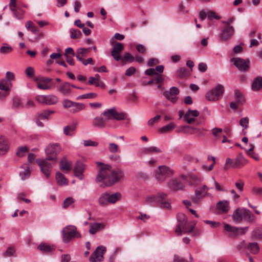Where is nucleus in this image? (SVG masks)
<instances>
[{"label":"nucleus","mask_w":262,"mask_h":262,"mask_svg":"<svg viewBox=\"0 0 262 262\" xmlns=\"http://www.w3.org/2000/svg\"><path fill=\"white\" fill-rule=\"evenodd\" d=\"M85 107V105L84 104L74 102L70 110V112L71 113L75 114L84 110Z\"/></svg>","instance_id":"nucleus-28"},{"label":"nucleus","mask_w":262,"mask_h":262,"mask_svg":"<svg viewBox=\"0 0 262 262\" xmlns=\"http://www.w3.org/2000/svg\"><path fill=\"white\" fill-rule=\"evenodd\" d=\"M82 35L81 32L77 29H70V37L71 38H78Z\"/></svg>","instance_id":"nucleus-49"},{"label":"nucleus","mask_w":262,"mask_h":262,"mask_svg":"<svg viewBox=\"0 0 262 262\" xmlns=\"http://www.w3.org/2000/svg\"><path fill=\"white\" fill-rule=\"evenodd\" d=\"M245 208H237L232 215L233 220L236 223H241L243 220Z\"/></svg>","instance_id":"nucleus-22"},{"label":"nucleus","mask_w":262,"mask_h":262,"mask_svg":"<svg viewBox=\"0 0 262 262\" xmlns=\"http://www.w3.org/2000/svg\"><path fill=\"white\" fill-rule=\"evenodd\" d=\"M37 86L38 89L43 90L51 89V87L45 83H42L40 81H37Z\"/></svg>","instance_id":"nucleus-63"},{"label":"nucleus","mask_w":262,"mask_h":262,"mask_svg":"<svg viewBox=\"0 0 262 262\" xmlns=\"http://www.w3.org/2000/svg\"><path fill=\"white\" fill-rule=\"evenodd\" d=\"M55 113V111H48V110H45L42 111L41 113L39 114L38 115V116L39 117V119H48L49 116L52 114Z\"/></svg>","instance_id":"nucleus-47"},{"label":"nucleus","mask_w":262,"mask_h":262,"mask_svg":"<svg viewBox=\"0 0 262 262\" xmlns=\"http://www.w3.org/2000/svg\"><path fill=\"white\" fill-rule=\"evenodd\" d=\"M143 152L145 154H148L150 153H160L162 152V150L158 147L150 146L144 148Z\"/></svg>","instance_id":"nucleus-44"},{"label":"nucleus","mask_w":262,"mask_h":262,"mask_svg":"<svg viewBox=\"0 0 262 262\" xmlns=\"http://www.w3.org/2000/svg\"><path fill=\"white\" fill-rule=\"evenodd\" d=\"M28 151V149L26 146L20 147L18 148L17 155L19 157H23Z\"/></svg>","instance_id":"nucleus-61"},{"label":"nucleus","mask_w":262,"mask_h":262,"mask_svg":"<svg viewBox=\"0 0 262 262\" xmlns=\"http://www.w3.org/2000/svg\"><path fill=\"white\" fill-rule=\"evenodd\" d=\"M109 151L112 153H116L118 152L119 147L117 144L114 143H110L108 144V147Z\"/></svg>","instance_id":"nucleus-60"},{"label":"nucleus","mask_w":262,"mask_h":262,"mask_svg":"<svg viewBox=\"0 0 262 262\" xmlns=\"http://www.w3.org/2000/svg\"><path fill=\"white\" fill-rule=\"evenodd\" d=\"M9 149V142L7 138L0 136V155H5Z\"/></svg>","instance_id":"nucleus-21"},{"label":"nucleus","mask_w":262,"mask_h":262,"mask_svg":"<svg viewBox=\"0 0 262 262\" xmlns=\"http://www.w3.org/2000/svg\"><path fill=\"white\" fill-rule=\"evenodd\" d=\"M208 191V188L207 186L204 185L200 190H196L195 191V195L198 198H200L201 195L204 196Z\"/></svg>","instance_id":"nucleus-48"},{"label":"nucleus","mask_w":262,"mask_h":262,"mask_svg":"<svg viewBox=\"0 0 262 262\" xmlns=\"http://www.w3.org/2000/svg\"><path fill=\"white\" fill-rule=\"evenodd\" d=\"M60 151L61 147L59 144L55 143L49 145L45 149L47 159L54 161L55 163L57 160V155Z\"/></svg>","instance_id":"nucleus-4"},{"label":"nucleus","mask_w":262,"mask_h":262,"mask_svg":"<svg viewBox=\"0 0 262 262\" xmlns=\"http://www.w3.org/2000/svg\"><path fill=\"white\" fill-rule=\"evenodd\" d=\"M135 60V57L129 53H125L122 58V61H125L128 62H133Z\"/></svg>","instance_id":"nucleus-57"},{"label":"nucleus","mask_w":262,"mask_h":262,"mask_svg":"<svg viewBox=\"0 0 262 262\" xmlns=\"http://www.w3.org/2000/svg\"><path fill=\"white\" fill-rule=\"evenodd\" d=\"M114 119H116L117 120H124L126 118V115L125 113H118L117 112L115 107H114Z\"/></svg>","instance_id":"nucleus-50"},{"label":"nucleus","mask_w":262,"mask_h":262,"mask_svg":"<svg viewBox=\"0 0 262 262\" xmlns=\"http://www.w3.org/2000/svg\"><path fill=\"white\" fill-rule=\"evenodd\" d=\"M247 249L253 254H256L259 251V247L257 243H250L247 245Z\"/></svg>","instance_id":"nucleus-35"},{"label":"nucleus","mask_w":262,"mask_h":262,"mask_svg":"<svg viewBox=\"0 0 262 262\" xmlns=\"http://www.w3.org/2000/svg\"><path fill=\"white\" fill-rule=\"evenodd\" d=\"M187 178L189 180V184L190 185H196L199 182V178L195 174L190 173L188 174Z\"/></svg>","instance_id":"nucleus-45"},{"label":"nucleus","mask_w":262,"mask_h":262,"mask_svg":"<svg viewBox=\"0 0 262 262\" xmlns=\"http://www.w3.org/2000/svg\"><path fill=\"white\" fill-rule=\"evenodd\" d=\"M11 11L17 19H20L24 17L25 11L19 7L14 8V9L11 10Z\"/></svg>","instance_id":"nucleus-39"},{"label":"nucleus","mask_w":262,"mask_h":262,"mask_svg":"<svg viewBox=\"0 0 262 262\" xmlns=\"http://www.w3.org/2000/svg\"><path fill=\"white\" fill-rule=\"evenodd\" d=\"M123 44L120 42H117L114 46L111 55L116 61H119L120 59V53L123 50Z\"/></svg>","instance_id":"nucleus-18"},{"label":"nucleus","mask_w":262,"mask_h":262,"mask_svg":"<svg viewBox=\"0 0 262 262\" xmlns=\"http://www.w3.org/2000/svg\"><path fill=\"white\" fill-rule=\"evenodd\" d=\"M98 202L99 205L101 206H106V196L105 192L103 193L99 196L98 200Z\"/></svg>","instance_id":"nucleus-62"},{"label":"nucleus","mask_w":262,"mask_h":262,"mask_svg":"<svg viewBox=\"0 0 262 262\" xmlns=\"http://www.w3.org/2000/svg\"><path fill=\"white\" fill-rule=\"evenodd\" d=\"M109 196L110 204H114L121 199L122 195L119 192H116L114 193H111L109 192Z\"/></svg>","instance_id":"nucleus-43"},{"label":"nucleus","mask_w":262,"mask_h":262,"mask_svg":"<svg viewBox=\"0 0 262 262\" xmlns=\"http://www.w3.org/2000/svg\"><path fill=\"white\" fill-rule=\"evenodd\" d=\"M204 222L210 225V227L212 228H224V229H247V227L241 228L239 229L236 227H232L229 224L224 222H214L212 221L206 220Z\"/></svg>","instance_id":"nucleus-10"},{"label":"nucleus","mask_w":262,"mask_h":262,"mask_svg":"<svg viewBox=\"0 0 262 262\" xmlns=\"http://www.w3.org/2000/svg\"><path fill=\"white\" fill-rule=\"evenodd\" d=\"M5 46H3L0 48V52L3 54H7L11 52L13 50V48L8 46L7 44L5 43Z\"/></svg>","instance_id":"nucleus-51"},{"label":"nucleus","mask_w":262,"mask_h":262,"mask_svg":"<svg viewBox=\"0 0 262 262\" xmlns=\"http://www.w3.org/2000/svg\"><path fill=\"white\" fill-rule=\"evenodd\" d=\"M74 202V200L72 198H68L66 199L62 203V206L63 208H66Z\"/></svg>","instance_id":"nucleus-64"},{"label":"nucleus","mask_w":262,"mask_h":262,"mask_svg":"<svg viewBox=\"0 0 262 262\" xmlns=\"http://www.w3.org/2000/svg\"><path fill=\"white\" fill-rule=\"evenodd\" d=\"M180 91L177 87L172 86L168 91H166L163 93V95L166 98L173 103H175L178 100V95Z\"/></svg>","instance_id":"nucleus-11"},{"label":"nucleus","mask_w":262,"mask_h":262,"mask_svg":"<svg viewBox=\"0 0 262 262\" xmlns=\"http://www.w3.org/2000/svg\"><path fill=\"white\" fill-rule=\"evenodd\" d=\"M234 98L235 101L237 102L238 104H243L245 102V99L243 95L238 90H235L234 91Z\"/></svg>","instance_id":"nucleus-41"},{"label":"nucleus","mask_w":262,"mask_h":262,"mask_svg":"<svg viewBox=\"0 0 262 262\" xmlns=\"http://www.w3.org/2000/svg\"><path fill=\"white\" fill-rule=\"evenodd\" d=\"M30 175V170L29 167H27L26 169H24V170L21 171L19 172V176L21 177V180H23L29 178Z\"/></svg>","instance_id":"nucleus-54"},{"label":"nucleus","mask_w":262,"mask_h":262,"mask_svg":"<svg viewBox=\"0 0 262 262\" xmlns=\"http://www.w3.org/2000/svg\"><path fill=\"white\" fill-rule=\"evenodd\" d=\"M58 102V98L54 95H46V105H54Z\"/></svg>","instance_id":"nucleus-34"},{"label":"nucleus","mask_w":262,"mask_h":262,"mask_svg":"<svg viewBox=\"0 0 262 262\" xmlns=\"http://www.w3.org/2000/svg\"><path fill=\"white\" fill-rule=\"evenodd\" d=\"M178 224L176 229H193L195 224H189L187 223V218L183 213H178L177 214Z\"/></svg>","instance_id":"nucleus-5"},{"label":"nucleus","mask_w":262,"mask_h":262,"mask_svg":"<svg viewBox=\"0 0 262 262\" xmlns=\"http://www.w3.org/2000/svg\"><path fill=\"white\" fill-rule=\"evenodd\" d=\"M201 130H204V129L190 126H181L178 130V132L183 133L186 135H193L195 134H201Z\"/></svg>","instance_id":"nucleus-15"},{"label":"nucleus","mask_w":262,"mask_h":262,"mask_svg":"<svg viewBox=\"0 0 262 262\" xmlns=\"http://www.w3.org/2000/svg\"><path fill=\"white\" fill-rule=\"evenodd\" d=\"M173 173L174 170L170 167L165 165L159 166L155 171V177L158 182L162 183L167 178L171 177Z\"/></svg>","instance_id":"nucleus-2"},{"label":"nucleus","mask_w":262,"mask_h":262,"mask_svg":"<svg viewBox=\"0 0 262 262\" xmlns=\"http://www.w3.org/2000/svg\"><path fill=\"white\" fill-rule=\"evenodd\" d=\"M72 87H75V85L69 82H64L57 86V91L62 96L68 97L72 94Z\"/></svg>","instance_id":"nucleus-8"},{"label":"nucleus","mask_w":262,"mask_h":262,"mask_svg":"<svg viewBox=\"0 0 262 262\" xmlns=\"http://www.w3.org/2000/svg\"><path fill=\"white\" fill-rule=\"evenodd\" d=\"M168 186L175 190H182L184 187L183 184L176 179L170 180L168 182Z\"/></svg>","instance_id":"nucleus-25"},{"label":"nucleus","mask_w":262,"mask_h":262,"mask_svg":"<svg viewBox=\"0 0 262 262\" xmlns=\"http://www.w3.org/2000/svg\"><path fill=\"white\" fill-rule=\"evenodd\" d=\"M90 229H101L105 228V225L104 223H92L90 224Z\"/></svg>","instance_id":"nucleus-53"},{"label":"nucleus","mask_w":262,"mask_h":262,"mask_svg":"<svg viewBox=\"0 0 262 262\" xmlns=\"http://www.w3.org/2000/svg\"><path fill=\"white\" fill-rule=\"evenodd\" d=\"M247 163L248 161L245 159L242 155H239L234 159V163L232 164V168H240Z\"/></svg>","instance_id":"nucleus-23"},{"label":"nucleus","mask_w":262,"mask_h":262,"mask_svg":"<svg viewBox=\"0 0 262 262\" xmlns=\"http://www.w3.org/2000/svg\"><path fill=\"white\" fill-rule=\"evenodd\" d=\"M244 211L243 220L248 222H252L254 221L255 216L249 210L245 208Z\"/></svg>","instance_id":"nucleus-37"},{"label":"nucleus","mask_w":262,"mask_h":262,"mask_svg":"<svg viewBox=\"0 0 262 262\" xmlns=\"http://www.w3.org/2000/svg\"><path fill=\"white\" fill-rule=\"evenodd\" d=\"M106 251V248L103 246H98L94 252L91 255L89 260L91 262L101 261L103 259V254Z\"/></svg>","instance_id":"nucleus-7"},{"label":"nucleus","mask_w":262,"mask_h":262,"mask_svg":"<svg viewBox=\"0 0 262 262\" xmlns=\"http://www.w3.org/2000/svg\"><path fill=\"white\" fill-rule=\"evenodd\" d=\"M56 179L57 183L58 185L62 186L68 185V181L63 176L62 173L60 172H57L56 174Z\"/></svg>","instance_id":"nucleus-30"},{"label":"nucleus","mask_w":262,"mask_h":262,"mask_svg":"<svg viewBox=\"0 0 262 262\" xmlns=\"http://www.w3.org/2000/svg\"><path fill=\"white\" fill-rule=\"evenodd\" d=\"M174 127L175 124L171 122L161 127L160 130L162 133H167L172 130Z\"/></svg>","instance_id":"nucleus-52"},{"label":"nucleus","mask_w":262,"mask_h":262,"mask_svg":"<svg viewBox=\"0 0 262 262\" xmlns=\"http://www.w3.org/2000/svg\"><path fill=\"white\" fill-rule=\"evenodd\" d=\"M26 28L27 30H30L33 33L37 34L39 32L38 28L30 20L26 23Z\"/></svg>","instance_id":"nucleus-42"},{"label":"nucleus","mask_w":262,"mask_h":262,"mask_svg":"<svg viewBox=\"0 0 262 262\" xmlns=\"http://www.w3.org/2000/svg\"><path fill=\"white\" fill-rule=\"evenodd\" d=\"M249 124V118L246 117L242 118L239 120V125L244 128V129H247L248 127Z\"/></svg>","instance_id":"nucleus-59"},{"label":"nucleus","mask_w":262,"mask_h":262,"mask_svg":"<svg viewBox=\"0 0 262 262\" xmlns=\"http://www.w3.org/2000/svg\"><path fill=\"white\" fill-rule=\"evenodd\" d=\"M216 207L222 212L227 213L229 209V203L227 201H220L217 203Z\"/></svg>","instance_id":"nucleus-27"},{"label":"nucleus","mask_w":262,"mask_h":262,"mask_svg":"<svg viewBox=\"0 0 262 262\" xmlns=\"http://www.w3.org/2000/svg\"><path fill=\"white\" fill-rule=\"evenodd\" d=\"M224 93V86L221 84H218L212 90L206 93L205 97L208 101H216L221 99Z\"/></svg>","instance_id":"nucleus-3"},{"label":"nucleus","mask_w":262,"mask_h":262,"mask_svg":"<svg viewBox=\"0 0 262 262\" xmlns=\"http://www.w3.org/2000/svg\"><path fill=\"white\" fill-rule=\"evenodd\" d=\"M62 234L63 241L65 243L69 242L75 238H78L80 237V234L77 230H70L67 232H66V230H62Z\"/></svg>","instance_id":"nucleus-16"},{"label":"nucleus","mask_w":262,"mask_h":262,"mask_svg":"<svg viewBox=\"0 0 262 262\" xmlns=\"http://www.w3.org/2000/svg\"><path fill=\"white\" fill-rule=\"evenodd\" d=\"M85 168V165L82 162H77L74 169V175L79 180H83L84 178V176L83 173L84 171Z\"/></svg>","instance_id":"nucleus-14"},{"label":"nucleus","mask_w":262,"mask_h":262,"mask_svg":"<svg viewBox=\"0 0 262 262\" xmlns=\"http://www.w3.org/2000/svg\"><path fill=\"white\" fill-rule=\"evenodd\" d=\"M243 235L245 233L244 230H226V235L231 237V238H235L237 237L239 234Z\"/></svg>","instance_id":"nucleus-40"},{"label":"nucleus","mask_w":262,"mask_h":262,"mask_svg":"<svg viewBox=\"0 0 262 262\" xmlns=\"http://www.w3.org/2000/svg\"><path fill=\"white\" fill-rule=\"evenodd\" d=\"M199 115V112L197 110H191L189 109L184 115V120L188 124H191L195 121V117Z\"/></svg>","instance_id":"nucleus-17"},{"label":"nucleus","mask_w":262,"mask_h":262,"mask_svg":"<svg viewBox=\"0 0 262 262\" xmlns=\"http://www.w3.org/2000/svg\"><path fill=\"white\" fill-rule=\"evenodd\" d=\"M167 196L166 193L158 192V205L161 208L167 209L171 208V201Z\"/></svg>","instance_id":"nucleus-9"},{"label":"nucleus","mask_w":262,"mask_h":262,"mask_svg":"<svg viewBox=\"0 0 262 262\" xmlns=\"http://www.w3.org/2000/svg\"><path fill=\"white\" fill-rule=\"evenodd\" d=\"M177 235H186L190 236H196L200 234V230H176Z\"/></svg>","instance_id":"nucleus-24"},{"label":"nucleus","mask_w":262,"mask_h":262,"mask_svg":"<svg viewBox=\"0 0 262 262\" xmlns=\"http://www.w3.org/2000/svg\"><path fill=\"white\" fill-rule=\"evenodd\" d=\"M176 76L180 78H184L189 76V73L185 68H181L175 73Z\"/></svg>","instance_id":"nucleus-33"},{"label":"nucleus","mask_w":262,"mask_h":262,"mask_svg":"<svg viewBox=\"0 0 262 262\" xmlns=\"http://www.w3.org/2000/svg\"><path fill=\"white\" fill-rule=\"evenodd\" d=\"M106 122L101 115L100 116L95 117L92 121V125L94 127L102 129L105 127Z\"/></svg>","instance_id":"nucleus-19"},{"label":"nucleus","mask_w":262,"mask_h":262,"mask_svg":"<svg viewBox=\"0 0 262 262\" xmlns=\"http://www.w3.org/2000/svg\"><path fill=\"white\" fill-rule=\"evenodd\" d=\"M37 249L44 254H49L55 250V247L47 243H41L37 246Z\"/></svg>","instance_id":"nucleus-20"},{"label":"nucleus","mask_w":262,"mask_h":262,"mask_svg":"<svg viewBox=\"0 0 262 262\" xmlns=\"http://www.w3.org/2000/svg\"><path fill=\"white\" fill-rule=\"evenodd\" d=\"M158 193L157 194H149L147 195L145 201L147 204H158Z\"/></svg>","instance_id":"nucleus-36"},{"label":"nucleus","mask_w":262,"mask_h":262,"mask_svg":"<svg viewBox=\"0 0 262 262\" xmlns=\"http://www.w3.org/2000/svg\"><path fill=\"white\" fill-rule=\"evenodd\" d=\"M99 165H102L100 168L96 181L103 182L106 186H111L123 179L124 173L120 169H113L109 165H104L101 162H97Z\"/></svg>","instance_id":"nucleus-1"},{"label":"nucleus","mask_w":262,"mask_h":262,"mask_svg":"<svg viewBox=\"0 0 262 262\" xmlns=\"http://www.w3.org/2000/svg\"><path fill=\"white\" fill-rule=\"evenodd\" d=\"M11 86V83L8 79H3L0 81V90L8 92Z\"/></svg>","instance_id":"nucleus-38"},{"label":"nucleus","mask_w":262,"mask_h":262,"mask_svg":"<svg viewBox=\"0 0 262 262\" xmlns=\"http://www.w3.org/2000/svg\"><path fill=\"white\" fill-rule=\"evenodd\" d=\"M262 89V77H257L253 81L252 84V90L256 91Z\"/></svg>","instance_id":"nucleus-31"},{"label":"nucleus","mask_w":262,"mask_h":262,"mask_svg":"<svg viewBox=\"0 0 262 262\" xmlns=\"http://www.w3.org/2000/svg\"><path fill=\"white\" fill-rule=\"evenodd\" d=\"M15 252V250H14V249L12 247H10L3 253V256L4 257H10V256H14Z\"/></svg>","instance_id":"nucleus-58"},{"label":"nucleus","mask_w":262,"mask_h":262,"mask_svg":"<svg viewBox=\"0 0 262 262\" xmlns=\"http://www.w3.org/2000/svg\"><path fill=\"white\" fill-rule=\"evenodd\" d=\"M48 161L50 160L49 159H47V158L45 159H39L36 160V163L39 166L41 171L47 178L49 177L52 169V165L48 162Z\"/></svg>","instance_id":"nucleus-6"},{"label":"nucleus","mask_w":262,"mask_h":262,"mask_svg":"<svg viewBox=\"0 0 262 262\" xmlns=\"http://www.w3.org/2000/svg\"><path fill=\"white\" fill-rule=\"evenodd\" d=\"M78 124L77 122H73L69 125H67L63 128V133L67 136H72L71 132H74Z\"/></svg>","instance_id":"nucleus-32"},{"label":"nucleus","mask_w":262,"mask_h":262,"mask_svg":"<svg viewBox=\"0 0 262 262\" xmlns=\"http://www.w3.org/2000/svg\"><path fill=\"white\" fill-rule=\"evenodd\" d=\"M59 167L61 170L68 173L71 170L72 163L67 161L66 158H64L60 162Z\"/></svg>","instance_id":"nucleus-26"},{"label":"nucleus","mask_w":262,"mask_h":262,"mask_svg":"<svg viewBox=\"0 0 262 262\" xmlns=\"http://www.w3.org/2000/svg\"><path fill=\"white\" fill-rule=\"evenodd\" d=\"M150 218V216L146 213H143L142 212H139V214L136 215V219L140 220L142 221L143 222H145L147 220H148Z\"/></svg>","instance_id":"nucleus-56"},{"label":"nucleus","mask_w":262,"mask_h":262,"mask_svg":"<svg viewBox=\"0 0 262 262\" xmlns=\"http://www.w3.org/2000/svg\"><path fill=\"white\" fill-rule=\"evenodd\" d=\"M232 61L239 71H246L249 69V60H245L240 58H235L232 59Z\"/></svg>","instance_id":"nucleus-13"},{"label":"nucleus","mask_w":262,"mask_h":262,"mask_svg":"<svg viewBox=\"0 0 262 262\" xmlns=\"http://www.w3.org/2000/svg\"><path fill=\"white\" fill-rule=\"evenodd\" d=\"M97 96V94L95 93H90L83 95H80L76 98V100L83 99H94Z\"/></svg>","instance_id":"nucleus-46"},{"label":"nucleus","mask_w":262,"mask_h":262,"mask_svg":"<svg viewBox=\"0 0 262 262\" xmlns=\"http://www.w3.org/2000/svg\"><path fill=\"white\" fill-rule=\"evenodd\" d=\"M234 28L233 26H225L220 34V37L222 40L227 41L230 39L234 34Z\"/></svg>","instance_id":"nucleus-12"},{"label":"nucleus","mask_w":262,"mask_h":262,"mask_svg":"<svg viewBox=\"0 0 262 262\" xmlns=\"http://www.w3.org/2000/svg\"><path fill=\"white\" fill-rule=\"evenodd\" d=\"M114 107L107 109L103 112L101 115L104 119L106 122L110 120L114 119Z\"/></svg>","instance_id":"nucleus-29"},{"label":"nucleus","mask_w":262,"mask_h":262,"mask_svg":"<svg viewBox=\"0 0 262 262\" xmlns=\"http://www.w3.org/2000/svg\"><path fill=\"white\" fill-rule=\"evenodd\" d=\"M73 103L74 101H72V100L68 99H63L62 101V106L63 108L65 109L70 108V110L72 106Z\"/></svg>","instance_id":"nucleus-55"}]
</instances>
